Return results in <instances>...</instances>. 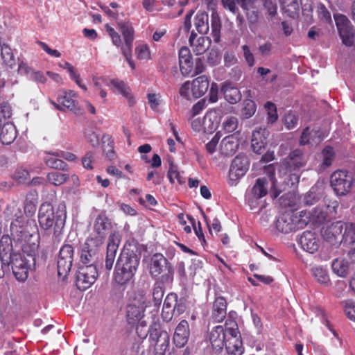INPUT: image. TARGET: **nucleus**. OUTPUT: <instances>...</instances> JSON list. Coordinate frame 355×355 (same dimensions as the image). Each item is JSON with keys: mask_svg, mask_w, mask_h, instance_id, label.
Masks as SVG:
<instances>
[{"mask_svg": "<svg viewBox=\"0 0 355 355\" xmlns=\"http://www.w3.org/2000/svg\"><path fill=\"white\" fill-rule=\"evenodd\" d=\"M307 157L300 149L292 150L281 162L279 172L284 171L282 183L278 182L274 174L270 175L271 187L270 194L272 198H277L286 186H295L300 181V169L306 164Z\"/></svg>", "mask_w": 355, "mask_h": 355, "instance_id": "f257e3e1", "label": "nucleus"}, {"mask_svg": "<svg viewBox=\"0 0 355 355\" xmlns=\"http://www.w3.org/2000/svg\"><path fill=\"white\" fill-rule=\"evenodd\" d=\"M140 254L135 246H125L116 264L114 273L115 282L120 285L130 282L138 269Z\"/></svg>", "mask_w": 355, "mask_h": 355, "instance_id": "f03ea898", "label": "nucleus"}, {"mask_svg": "<svg viewBox=\"0 0 355 355\" xmlns=\"http://www.w3.org/2000/svg\"><path fill=\"white\" fill-rule=\"evenodd\" d=\"M37 217L40 227L44 230L53 227V236L60 239L67 219L65 205L60 203L55 209L50 203H43L40 207Z\"/></svg>", "mask_w": 355, "mask_h": 355, "instance_id": "7ed1b4c3", "label": "nucleus"}, {"mask_svg": "<svg viewBox=\"0 0 355 355\" xmlns=\"http://www.w3.org/2000/svg\"><path fill=\"white\" fill-rule=\"evenodd\" d=\"M5 214L7 216L14 218L10 224V232L13 239L19 241L26 237L29 234L28 220L24 216L20 207L13 202L8 205Z\"/></svg>", "mask_w": 355, "mask_h": 355, "instance_id": "20e7f679", "label": "nucleus"}, {"mask_svg": "<svg viewBox=\"0 0 355 355\" xmlns=\"http://www.w3.org/2000/svg\"><path fill=\"white\" fill-rule=\"evenodd\" d=\"M9 266H11L12 273L19 282H24L28 277L29 270L35 264L34 254L24 253H12L10 254Z\"/></svg>", "mask_w": 355, "mask_h": 355, "instance_id": "39448f33", "label": "nucleus"}, {"mask_svg": "<svg viewBox=\"0 0 355 355\" xmlns=\"http://www.w3.org/2000/svg\"><path fill=\"white\" fill-rule=\"evenodd\" d=\"M149 272L150 275L157 278L160 275L163 284H171L173 279V269L167 259L160 253H155L150 259Z\"/></svg>", "mask_w": 355, "mask_h": 355, "instance_id": "423d86ee", "label": "nucleus"}, {"mask_svg": "<svg viewBox=\"0 0 355 355\" xmlns=\"http://www.w3.org/2000/svg\"><path fill=\"white\" fill-rule=\"evenodd\" d=\"M149 340L154 346L156 355H164L169 345L170 336L167 331L162 330L160 324L154 322L150 326Z\"/></svg>", "mask_w": 355, "mask_h": 355, "instance_id": "0eeeda50", "label": "nucleus"}, {"mask_svg": "<svg viewBox=\"0 0 355 355\" xmlns=\"http://www.w3.org/2000/svg\"><path fill=\"white\" fill-rule=\"evenodd\" d=\"M354 182L352 174L345 170H337L330 177L331 187L338 196H345L349 193Z\"/></svg>", "mask_w": 355, "mask_h": 355, "instance_id": "6e6552de", "label": "nucleus"}, {"mask_svg": "<svg viewBox=\"0 0 355 355\" xmlns=\"http://www.w3.org/2000/svg\"><path fill=\"white\" fill-rule=\"evenodd\" d=\"M334 20L343 44L355 48V28L349 19L342 14H336Z\"/></svg>", "mask_w": 355, "mask_h": 355, "instance_id": "1a4fd4ad", "label": "nucleus"}, {"mask_svg": "<svg viewBox=\"0 0 355 355\" xmlns=\"http://www.w3.org/2000/svg\"><path fill=\"white\" fill-rule=\"evenodd\" d=\"M268 193V181L266 178H257L254 184L246 191L245 198L251 209L257 208L259 200Z\"/></svg>", "mask_w": 355, "mask_h": 355, "instance_id": "9d476101", "label": "nucleus"}, {"mask_svg": "<svg viewBox=\"0 0 355 355\" xmlns=\"http://www.w3.org/2000/svg\"><path fill=\"white\" fill-rule=\"evenodd\" d=\"M112 228L110 220L105 214H98L94 222L92 231L88 239L103 245L104 241Z\"/></svg>", "mask_w": 355, "mask_h": 355, "instance_id": "9b49d317", "label": "nucleus"}, {"mask_svg": "<svg viewBox=\"0 0 355 355\" xmlns=\"http://www.w3.org/2000/svg\"><path fill=\"white\" fill-rule=\"evenodd\" d=\"M338 204L337 201L332 203V206H327L326 207H317L311 211L302 210L300 211V216L302 217V224L305 227L309 223L320 224L324 223L327 218V209L332 208L333 211L336 213V209L338 207Z\"/></svg>", "mask_w": 355, "mask_h": 355, "instance_id": "f8f14e48", "label": "nucleus"}, {"mask_svg": "<svg viewBox=\"0 0 355 355\" xmlns=\"http://www.w3.org/2000/svg\"><path fill=\"white\" fill-rule=\"evenodd\" d=\"M74 254V248L70 244H64L60 248L58 257V275L63 279L71 270Z\"/></svg>", "mask_w": 355, "mask_h": 355, "instance_id": "ddd939ff", "label": "nucleus"}, {"mask_svg": "<svg viewBox=\"0 0 355 355\" xmlns=\"http://www.w3.org/2000/svg\"><path fill=\"white\" fill-rule=\"evenodd\" d=\"M301 219L300 213L297 215L292 212H286L277 219L276 227L279 232L287 234L304 227Z\"/></svg>", "mask_w": 355, "mask_h": 355, "instance_id": "4468645a", "label": "nucleus"}, {"mask_svg": "<svg viewBox=\"0 0 355 355\" xmlns=\"http://www.w3.org/2000/svg\"><path fill=\"white\" fill-rule=\"evenodd\" d=\"M98 272L96 266H80L76 273V286L80 290H86L96 281Z\"/></svg>", "mask_w": 355, "mask_h": 355, "instance_id": "2eb2a0df", "label": "nucleus"}, {"mask_svg": "<svg viewBox=\"0 0 355 355\" xmlns=\"http://www.w3.org/2000/svg\"><path fill=\"white\" fill-rule=\"evenodd\" d=\"M102 245L92 239H87L80 253V262L83 266H95L94 263Z\"/></svg>", "mask_w": 355, "mask_h": 355, "instance_id": "dca6fc26", "label": "nucleus"}, {"mask_svg": "<svg viewBox=\"0 0 355 355\" xmlns=\"http://www.w3.org/2000/svg\"><path fill=\"white\" fill-rule=\"evenodd\" d=\"M249 163L247 157L236 156L231 164L229 171L230 184L235 185L237 181L242 178L248 171Z\"/></svg>", "mask_w": 355, "mask_h": 355, "instance_id": "f3484780", "label": "nucleus"}, {"mask_svg": "<svg viewBox=\"0 0 355 355\" xmlns=\"http://www.w3.org/2000/svg\"><path fill=\"white\" fill-rule=\"evenodd\" d=\"M51 103L58 110H76L78 105L76 94L73 90H62L57 98V102L51 101Z\"/></svg>", "mask_w": 355, "mask_h": 355, "instance_id": "a211bd4d", "label": "nucleus"}, {"mask_svg": "<svg viewBox=\"0 0 355 355\" xmlns=\"http://www.w3.org/2000/svg\"><path fill=\"white\" fill-rule=\"evenodd\" d=\"M344 225V222L336 221L323 228L322 231L323 239L332 245L340 244L341 234L343 233Z\"/></svg>", "mask_w": 355, "mask_h": 355, "instance_id": "6ab92c4d", "label": "nucleus"}, {"mask_svg": "<svg viewBox=\"0 0 355 355\" xmlns=\"http://www.w3.org/2000/svg\"><path fill=\"white\" fill-rule=\"evenodd\" d=\"M299 244L304 251L314 254L320 248V240L315 233L305 231L299 239Z\"/></svg>", "mask_w": 355, "mask_h": 355, "instance_id": "aec40b11", "label": "nucleus"}, {"mask_svg": "<svg viewBox=\"0 0 355 355\" xmlns=\"http://www.w3.org/2000/svg\"><path fill=\"white\" fill-rule=\"evenodd\" d=\"M268 135L269 132L265 128H259L253 131L251 147L255 153L260 155L264 151L266 139Z\"/></svg>", "mask_w": 355, "mask_h": 355, "instance_id": "412c9836", "label": "nucleus"}, {"mask_svg": "<svg viewBox=\"0 0 355 355\" xmlns=\"http://www.w3.org/2000/svg\"><path fill=\"white\" fill-rule=\"evenodd\" d=\"M144 302H140L134 300L127 306V320L128 323L135 324L142 319L146 308Z\"/></svg>", "mask_w": 355, "mask_h": 355, "instance_id": "4be33fe9", "label": "nucleus"}, {"mask_svg": "<svg viewBox=\"0 0 355 355\" xmlns=\"http://www.w3.org/2000/svg\"><path fill=\"white\" fill-rule=\"evenodd\" d=\"M189 334V323L187 320H183L176 327L173 335V341L176 347H183L188 342Z\"/></svg>", "mask_w": 355, "mask_h": 355, "instance_id": "5701e85b", "label": "nucleus"}, {"mask_svg": "<svg viewBox=\"0 0 355 355\" xmlns=\"http://www.w3.org/2000/svg\"><path fill=\"white\" fill-rule=\"evenodd\" d=\"M229 336L225 332L224 328L218 325L212 329L209 335V339L212 347L216 350L221 349Z\"/></svg>", "mask_w": 355, "mask_h": 355, "instance_id": "b1692460", "label": "nucleus"}, {"mask_svg": "<svg viewBox=\"0 0 355 355\" xmlns=\"http://www.w3.org/2000/svg\"><path fill=\"white\" fill-rule=\"evenodd\" d=\"M179 64L183 76H188L193 69V60L190 50L187 46H182L179 51Z\"/></svg>", "mask_w": 355, "mask_h": 355, "instance_id": "393cba45", "label": "nucleus"}, {"mask_svg": "<svg viewBox=\"0 0 355 355\" xmlns=\"http://www.w3.org/2000/svg\"><path fill=\"white\" fill-rule=\"evenodd\" d=\"M221 119V110H211L207 112L203 118L204 132L211 133L218 126Z\"/></svg>", "mask_w": 355, "mask_h": 355, "instance_id": "a878e982", "label": "nucleus"}, {"mask_svg": "<svg viewBox=\"0 0 355 355\" xmlns=\"http://www.w3.org/2000/svg\"><path fill=\"white\" fill-rule=\"evenodd\" d=\"M227 315V302L223 297H216L213 303L211 318L215 322H221Z\"/></svg>", "mask_w": 355, "mask_h": 355, "instance_id": "bb28decb", "label": "nucleus"}, {"mask_svg": "<svg viewBox=\"0 0 355 355\" xmlns=\"http://www.w3.org/2000/svg\"><path fill=\"white\" fill-rule=\"evenodd\" d=\"M323 137L320 131L318 129L310 130L309 127H306L302 133L300 139V144L304 146L306 144L318 145L322 140Z\"/></svg>", "mask_w": 355, "mask_h": 355, "instance_id": "cd10ccee", "label": "nucleus"}, {"mask_svg": "<svg viewBox=\"0 0 355 355\" xmlns=\"http://www.w3.org/2000/svg\"><path fill=\"white\" fill-rule=\"evenodd\" d=\"M239 146V142L237 137L235 135H230L222 140L219 150L221 154L225 156H231L236 153Z\"/></svg>", "mask_w": 355, "mask_h": 355, "instance_id": "c85d7f7f", "label": "nucleus"}, {"mask_svg": "<svg viewBox=\"0 0 355 355\" xmlns=\"http://www.w3.org/2000/svg\"><path fill=\"white\" fill-rule=\"evenodd\" d=\"M225 349L228 355H242L244 347L241 336H230L225 341Z\"/></svg>", "mask_w": 355, "mask_h": 355, "instance_id": "c756f323", "label": "nucleus"}, {"mask_svg": "<svg viewBox=\"0 0 355 355\" xmlns=\"http://www.w3.org/2000/svg\"><path fill=\"white\" fill-rule=\"evenodd\" d=\"M209 80L206 76H200L191 83L193 98H198L203 96L209 88Z\"/></svg>", "mask_w": 355, "mask_h": 355, "instance_id": "7c9ffc66", "label": "nucleus"}, {"mask_svg": "<svg viewBox=\"0 0 355 355\" xmlns=\"http://www.w3.org/2000/svg\"><path fill=\"white\" fill-rule=\"evenodd\" d=\"M107 85L114 89V92L119 93L123 97H125L128 100L130 106L134 105L135 101L132 96L130 89L128 87L126 86L123 81L119 80L118 79H112Z\"/></svg>", "mask_w": 355, "mask_h": 355, "instance_id": "2f4dec72", "label": "nucleus"}, {"mask_svg": "<svg viewBox=\"0 0 355 355\" xmlns=\"http://www.w3.org/2000/svg\"><path fill=\"white\" fill-rule=\"evenodd\" d=\"M17 137V130L13 123L8 122L3 125L0 131V140L2 144L9 145Z\"/></svg>", "mask_w": 355, "mask_h": 355, "instance_id": "473e14b6", "label": "nucleus"}, {"mask_svg": "<svg viewBox=\"0 0 355 355\" xmlns=\"http://www.w3.org/2000/svg\"><path fill=\"white\" fill-rule=\"evenodd\" d=\"M120 31L123 37L125 44L121 46L122 49H132L134 40V28L129 22L119 23Z\"/></svg>", "mask_w": 355, "mask_h": 355, "instance_id": "72a5a7b5", "label": "nucleus"}, {"mask_svg": "<svg viewBox=\"0 0 355 355\" xmlns=\"http://www.w3.org/2000/svg\"><path fill=\"white\" fill-rule=\"evenodd\" d=\"M225 99L230 104H236L241 99V94L239 89L230 83H225L221 89Z\"/></svg>", "mask_w": 355, "mask_h": 355, "instance_id": "f704fd0d", "label": "nucleus"}, {"mask_svg": "<svg viewBox=\"0 0 355 355\" xmlns=\"http://www.w3.org/2000/svg\"><path fill=\"white\" fill-rule=\"evenodd\" d=\"M196 35L191 33L189 37V43L193 48V51L197 55H201L205 53L209 47L210 40L208 37H199L195 42Z\"/></svg>", "mask_w": 355, "mask_h": 355, "instance_id": "c9c22d12", "label": "nucleus"}, {"mask_svg": "<svg viewBox=\"0 0 355 355\" xmlns=\"http://www.w3.org/2000/svg\"><path fill=\"white\" fill-rule=\"evenodd\" d=\"M221 21L218 12L213 10L211 15V35L213 40L218 43L220 40Z\"/></svg>", "mask_w": 355, "mask_h": 355, "instance_id": "e433bc0d", "label": "nucleus"}, {"mask_svg": "<svg viewBox=\"0 0 355 355\" xmlns=\"http://www.w3.org/2000/svg\"><path fill=\"white\" fill-rule=\"evenodd\" d=\"M60 158L59 151H56L52 153H48L44 158V161L46 165L51 168L64 170L67 165Z\"/></svg>", "mask_w": 355, "mask_h": 355, "instance_id": "4c0bfd02", "label": "nucleus"}, {"mask_svg": "<svg viewBox=\"0 0 355 355\" xmlns=\"http://www.w3.org/2000/svg\"><path fill=\"white\" fill-rule=\"evenodd\" d=\"M282 9L291 18H296L300 13L297 0H279Z\"/></svg>", "mask_w": 355, "mask_h": 355, "instance_id": "58836bf2", "label": "nucleus"}, {"mask_svg": "<svg viewBox=\"0 0 355 355\" xmlns=\"http://www.w3.org/2000/svg\"><path fill=\"white\" fill-rule=\"evenodd\" d=\"M195 27L200 34H207L209 31V17L206 12H198L195 17Z\"/></svg>", "mask_w": 355, "mask_h": 355, "instance_id": "ea45409f", "label": "nucleus"}, {"mask_svg": "<svg viewBox=\"0 0 355 355\" xmlns=\"http://www.w3.org/2000/svg\"><path fill=\"white\" fill-rule=\"evenodd\" d=\"M15 253L12 251V239L8 235H3L0 239V258L2 260L6 259L8 255L10 259V254Z\"/></svg>", "mask_w": 355, "mask_h": 355, "instance_id": "a19ab883", "label": "nucleus"}, {"mask_svg": "<svg viewBox=\"0 0 355 355\" xmlns=\"http://www.w3.org/2000/svg\"><path fill=\"white\" fill-rule=\"evenodd\" d=\"M332 270L338 276L345 277L349 270V263L343 259H336L331 264Z\"/></svg>", "mask_w": 355, "mask_h": 355, "instance_id": "79ce46f5", "label": "nucleus"}, {"mask_svg": "<svg viewBox=\"0 0 355 355\" xmlns=\"http://www.w3.org/2000/svg\"><path fill=\"white\" fill-rule=\"evenodd\" d=\"M37 204V194L35 191L29 192L25 199L24 211L25 212L32 215L36 210Z\"/></svg>", "mask_w": 355, "mask_h": 355, "instance_id": "37998d69", "label": "nucleus"}, {"mask_svg": "<svg viewBox=\"0 0 355 355\" xmlns=\"http://www.w3.org/2000/svg\"><path fill=\"white\" fill-rule=\"evenodd\" d=\"M335 158V153L333 148L330 146L325 147L321 153V167L322 169L330 166Z\"/></svg>", "mask_w": 355, "mask_h": 355, "instance_id": "c03bdc74", "label": "nucleus"}, {"mask_svg": "<svg viewBox=\"0 0 355 355\" xmlns=\"http://www.w3.org/2000/svg\"><path fill=\"white\" fill-rule=\"evenodd\" d=\"M119 243V235L116 233L111 234L108 239L106 255L115 258Z\"/></svg>", "mask_w": 355, "mask_h": 355, "instance_id": "a18cd8bd", "label": "nucleus"}, {"mask_svg": "<svg viewBox=\"0 0 355 355\" xmlns=\"http://www.w3.org/2000/svg\"><path fill=\"white\" fill-rule=\"evenodd\" d=\"M311 272L315 279L321 284H327L329 282V277L326 269L321 266L313 267Z\"/></svg>", "mask_w": 355, "mask_h": 355, "instance_id": "49530a36", "label": "nucleus"}, {"mask_svg": "<svg viewBox=\"0 0 355 355\" xmlns=\"http://www.w3.org/2000/svg\"><path fill=\"white\" fill-rule=\"evenodd\" d=\"M69 178V175L58 171H53L47 175L48 181L55 186H60L64 184Z\"/></svg>", "mask_w": 355, "mask_h": 355, "instance_id": "de8ad7c7", "label": "nucleus"}, {"mask_svg": "<svg viewBox=\"0 0 355 355\" xmlns=\"http://www.w3.org/2000/svg\"><path fill=\"white\" fill-rule=\"evenodd\" d=\"M0 51L3 62L10 67L15 65V60L12 49L8 45L3 44Z\"/></svg>", "mask_w": 355, "mask_h": 355, "instance_id": "09e8293b", "label": "nucleus"}, {"mask_svg": "<svg viewBox=\"0 0 355 355\" xmlns=\"http://www.w3.org/2000/svg\"><path fill=\"white\" fill-rule=\"evenodd\" d=\"M256 110V104L252 100H245L243 102V107L241 111V115L244 119H249L254 114Z\"/></svg>", "mask_w": 355, "mask_h": 355, "instance_id": "8fccbe9b", "label": "nucleus"}, {"mask_svg": "<svg viewBox=\"0 0 355 355\" xmlns=\"http://www.w3.org/2000/svg\"><path fill=\"white\" fill-rule=\"evenodd\" d=\"M168 177L171 183H175V181L179 184H182L185 182V178L180 174L178 171V166L173 164H171L168 172Z\"/></svg>", "mask_w": 355, "mask_h": 355, "instance_id": "3c124183", "label": "nucleus"}, {"mask_svg": "<svg viewBox=\"0 0 355 355\" xmlns=\"http://www.w3.org/2000/svg\"><path fill=\"white\" fill-rule=\"evenodd\" d=\"M103 152L106 156L112 159L114 157V145L109 135H103L102 137Z\"/></svg>", "mask_w": 355, "mask_h": 355, "instance_id": "603ef678", "label": "nucleus"}, {"mask_svg": "<svg viewBox=\"0 0 355 355\" xmlns=\"http://www.w3.org/2000/svg\"><path fill=\"white\" fill-rule=\"evenodd\" d=\"M225 332L230 336L240 335L238 330V325L235 320L232 318V314L230 313L229 318L226 320L225 324Z\"/></svg>", "mask_w": 355, "mask_h": 355, "instance_id": "864d4df0", "label": "nucleus"}, {"mask_svg": "<svg viewBox=\"0 0 355 355\" xmlns=\"http://www.w3.org/2000/svg\"><path fill=\"white\" fill-rule=\"evenodd\" d=\"M238 126L239 121L235 116L227 117L223 123V128L227 133L233 132L238 128Z\"/></svg>", "mask_w": 355, "mask_h": 355, "instance_id": "5fc2aeb1", "label": "nucleus"}, {"mask_svg": "<svg viewBox=\"0 0 355 355\" xmlns=\"http://www.w3.org/2000/svg\"><path fill=\"white\" fill-rule=\"evenodd\" d=\"M320 197V194L316 192V189L312 187L310 191L304 195V203L306 205H313L319 200Z\"/></svg>", "mask_w": 355, "mask_h": 355, "instance_id": "6e6d98bb", "label": "nucleus"}, {"mask_svg": "<svg viewBox=\"0 0 355 355\" xmlns=\"http://www.w3.org/2000/svg\"><path fill=\"white\" fill-rule=\"evenodd\" d=\"M13 178L20 184H26L29 181L31 177L29 172L26 169L19 168L15 171Z\"/></svg>", "mask_w": 355, "mask_h": 355, "instance_id": "4d7b16f0", "label": "nucleus"}, {"mask_svg": "<svg viewBox=\"0 0 355 355\" xmlns=\"http://www.w3.org/2000/svg\"><path fill=\"white\" fill-rule=\"evenodd\" d=\"M265 108L268 114V123H275L278 119L276 105L273 103L268 101L265 104Z\"/></svg>", "mask_w": 355, "mask_h": 355, "instance_id": "13d9d810", "label": "nucleus"}, {"mask_svg": "<svg viewBox=\"0 0 355 355\" xmlns=\"http://www.w3.org/2000/svg\"><path fill=\"white\" fill-rule=\"evenodd\" d=\"M177 299L178 296L175 293H170L167 295L163 304L164 312L167 311V313H168L169 311L173 310L178 302Z\"/></svg>", "mask_w": 355, "mask_h": 355, "instance_id": "bf43d9fd", "label": "nucleus"}, {"mask_svg": "<svg viewBox=\"0 0 355 355\" xmlns=\"http://www.w3.org/2000/svg\"><path fill=\"white\" fill-rule=\"evenodd\" d=\"M344 312L347 317L355 322V302L352 300L343 302Z\"/></svg>", "mask_w": 355, "mask_h": 355, "instance_id": "052dcab7", "label": "nucleus"}, {"mask_svg": "<svg viewBox=\"0 0 355 355\" xmlns=\"http://www.w3.org/2000/svg\"><path fill=\"white\" fill-rule=\"evenodd\" d=\"M164 293V291L163 286L160 283H156L153 291V297L155 302V305H159L161 304Z\"/></svg>", "mask_w": 355, "mask_h": 355, "instance_id": "680f3d73", "label": "nucleus"}, {"mask_svg": "<svg viewBox=\"0 0 355 355\" xmlns=\"http://www.w3.org/2000/svg\"><path fill=\"white\" fill-rule=\"evenodd\" d=\"M302 15L306 19H310L312 17L313 6L311 0H300Z\"/></svg>", "mask_w": 355, "mask_h": 355, "instance_id": "e2e57ef3", "label": "nucleus"}, {"mask_svg": "<svg viewBox=\"0 0 355 355\" xmlns=\"http://www.w3.org/2000/svg\"><path fill=\"white\" fill-rule=\"evenodd\" d=\"M137 58L140 60H148L150 58V51L147 44H141L135 49Z\"/></svg>", "mask_w": 355, "mask_h": 355, "instance_id": "0e129e2a", "label": "nucleus"}, {"mask_svg": "<svg viewBox=\"0 0 355 355\" xmlns=\"http://www.w3.org/2000/svg\"><path fill=\"white\" fill-rule=\"evenodd\" d=\"M317 12L319 18L326 22L331 21V14L322 3H319L317 6Z\"/></svg>", "mask_w": 355, "mask_h": 355, "instance_id": "69168bd1", "label": "nucleus"}, {"mask_svg": "<svg viewBox=\"0 0 355 355\" xmlns=\"http://www.w3.org/2000/svg\"><path fill=\"white\" fill-rule=\"evenodd\" d=\"M220 139V135L219 132H217L213 137V138L211 139V141H209L205 145V148H206L207 153H209V154H212L216 151V147L219 142Z\"/></svg>", "mask_w": 355, "mask_h": 355, "instance_id": "338daca9", "label": "nucleus"}, {"mask_svg": "<svg viewBox=\"0 0 355 355\" xmlns=\"http://www.w3.org/2000/svg\"><path fill=\"white\" fill-rule=\"evenodd\" d=\"M297 117L292 113L287 114L284 117V123L288 130L293 129L297 124Z\"/></svg>", "mask_w": 355, "mask_h": 355, "instance_id": "774afa93", "label": "nucleus"}]
</instances>
